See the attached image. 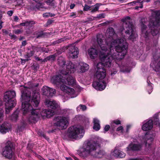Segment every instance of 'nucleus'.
I'll return each instance as SVG.
<instances>
[{
    "mask_svg": "<svg viewBox=\"0 0 160 160\" xmlns=\"http://www.w3.org/2000/svg\"><path fill=\"white\" fill-rule=\"evenodd\" d=\"M44 103L47 107L53 109H55L59 107L57 103L55 101H51L49 99H46Z\"/></svg>",
    "mask_w": 160,
    "mask_h": 160,
    "instance_id": "obj_23",
    "label": "nucleus"
},
{
    "mask_svg": "<svg viewBox=\"0 0 160 160\" xmlns=\"http://www.w3.org/2000/svg\"><path fill=\"white\" fill-rule=\"evenodd\" d=\"M114 124V123H113L112 122L111 124V131L112 132H113L114 131L115 128L116 127V126Z\"/></svg>",
    "mask_w": 160,
    "mask_h": 160,
    "instance_id": "obj_46",
    "label": "nucleus"
},
{
    "mask_svg": "<svg viewBox=\"0 0 160 160\" xmlns=\"http://www.w3.org/2000/svg\"><path fill=\"white\" fill-rule=\"evenodd\" d=\"M81 109H82V111H85L87 109V107L85 105L82 104H80L79 107H78L77 108V111L79 110V108Z\"/></svg>",
    "mask_w": 160,
    "mask_h": 160,
    "instance_id": "obj_38",
    "label": "nucleus"
},
{
    "mask_svg": "<svg viewBox=\"0 0 160 160\" xmlns=\"http://www.w3.org/2000/svg\"><path fill=\"white\" fill-rule=\"evenodd\" d=\"M18 111H15L10 117V119L12 121L16 122L18 117Z\"/></svg>",
    "mask_w": 160,
    "mask_h": 160,
    "instance_id": "obj_31",
    "label": "nucleus"
},
{
    "mask_svg": "<svg viewBox=\"0 0 160 160\" xmlns=\"http://www.w3.org/2000/svg\"><path fill=\"white\" fill-rule=\"evenodd\" d=\"M43 17L48 18L49 16H50L51 17H54L55 16V14H52L50 12H47L43 14Z\"/></svg>",
    "mask_w": 160,
    "mask_h": 160,
    "instance_id": "obj_40",
    "label": "nucleus"
},
{
    "mask_svg": "<svg viewBox=\"0 0 160 160\" xmlns=\"http://www.w3.org/2000/svg\"><path fill=\"white\" fill-rule=\"evenodd\" d=\"M93 146L92 144V140L88 142L85 144L82 150H80L78 152V154L81 157L85 158L90 154L92 156V152L93 151Z\"/></svg>",
    "mask_w": 160,
    "mask_h": 160,
    "instance_id": "obj_12",
    "label": "nucleus"
},
{
    "mask_svg": "<svg viewBox=\"0 0 160 160\" xmlns=\"http://www.w3.org/2000/svg\"><path fill=\"white\" fill-rule=\"evenodd\" d=\"M4 111L3 110L0 109V121L2 119Z\"/></svg>",
    "mask_w": 160,
    "mask_h": 160,
    "instance_id": "obj_51",
    "label": "nucleus"
},
{
    "mask_svg": "<svg viewBox=\"0 0 160 160\" xmlns=\"http://www.w3.org/2000/svg\"><path fill=\"white\" fill-rule=\"evenodd\" d=\"M27 148L28 149L31 150L32 148V145L30 144H28L27 146Z\"/></svg>",
    "mask_w": 160,
    "mask_h": 160,
    "instance_id": "obj_60",
    "label": "nucleus"
},
{
    "mask_svg": "<svg viewBox=\"0 0 160 160\" xmlns=\"http://www.w3.org/2000/svg\"><path fill=\"white\" fill-rule=\"evenodd\" d=\"M130 19L129 17H127L122 20L123 23L121 32H124L129 39L133 41L138 37V35L134 29V26L133 24L128 21Z\"/></svg>",
    "mask_w": 160,
    "mask_h": 160,
    "instance_id": "obj_6",
    "label": "nucleus"
},
{
    "mask_svg": "<svg viewBox=\"0 0 160 160\" xmlns=\"http://www.w3.org/2000/svg\"><path fill=\"white\" fill-rule=\"evenodd\" d=\"M109 71L110 72V75L112 76H113L117 73L118 70L115 68L110 69Z\"/></svg>",
    "mask_w": 160,
    "mask_h": 160,
    "instance_id": "obj_39",
    "label": "nucleus"
},
{
    "mask_svg": "<svg viewBox=\"0 0 160 160\" xmlns=\"http://www.w3.org/2000/svg\"><path fill=\"white\" fill-rule=\"evenodd\" d=\"M23 32V31L21 29H17L13 31L14 32L17 34L21 33Z\"/></svg>",
    "mask_w": 160,
    "mask_h": 160,
    "instance_id": "obj_45",
    "label": "nucleus"
},
{
    "mask_svg": "<svg viewBox=\"0 0 160 160\" xmlns=\"http://www.w3.org/2000/svg\"><path fill=\"white\" fill-rule=\"evenodd\" d=\"M153 121L155 125H160V123L159 122V119L158 116L154 118Z\"/></svg>",
    "mask_w": 160,
    "mask_h": 160,
    "instance_id": "obj_41",
    "label": "nucleus"
},
{
    "mask_svg": "<svg viewBox=\"0 0 160 160\" xmlns=\"http://www.w3.org/2000/svg\"><path fill=\"white\" fill-rule=\"evenodd\" d=\"M145 138H146L145 141L146 145H148L149 146H150L152 142L153 141V135L151 134H149L148 132H147L145 135Z\"/></svg>",
    "mask_w": 160,
    "mask_h": 160,
    "instance_id": "obj_26",
    "label": "nucleus"
},
{
    "mask_svg": "<svg viewBox=\"0 0 160 160\" xmlns=\"http://www.w3.org/2000/svg\"><path fill=\"white\" fill-rule=\"evenodd\" d=\"M11 128V124L7 122H4L2 124H0V132L3 134L8 132Z\"/></svg>",
    "mask_w": 160,
    "mask_h": 160,
    "instance_id": "obj_21",
    "label": "nucleus"
},
{
    "mask_svg": "<svg viewBox=\"0 0 160 160\" xmlns=\"http://www.w3.org/2000/svg\"><path fill=\"white\" fill-rule=\"evenodd\" d=\"M110 126L109 125H106L105 126V127L104 128V130L105 131V132H108L109 129H110Z\"/></svg>",
    "mask_w": 160,
    "mask_h": 160,
    "instance_id": "obj_48",
    "label": "nucleus"
},
{
    "mask_svg": "<svg viewBox=\"0 0 160 160\" xmlns=\"http://www.w3.org/2000/svg\"><path fill=\"white\" fill-rule=\"evenodd\" d=\"M38 49H39V50H41L42 52H48V50H47V49L45 48H43V47H42V48L38 47V48H37V50Z\"/></svg>",
    "mask_w": 160,
    "mask_h": 160,
    "instance_id": "obj_50",
    "label": "nucleus"
},
{
    "mask_svg": "<svg viewBox=\"0 0 160 160\" xmlns=\"http://www.w3.org/2000/svg\"><path fill=\"white\" fill-rule=\"evenodd\" d=\"M90 8V6L86 4L84 7V8H83L84 10L86 11H88L89 10Z\"/></svg>",
    "mask_w": 160,
    "mask_h": 160,
    "instance_id": "obj_52",
    "label": "nucleus"
},
{
    "mask_svg": "<svg viewBox=\"0 0 160 160\" xmlns=\"http://www.w3.org/2000/svg\"><path fill=\"white\" fill-rule=\"evenodd\" d=\"M42 90L43 95L47 96L48 98L52 97L56 92L55 89L46 86L43 87Z\"/></svg>",
    "mask_w": 160,
    "mask_h": 160,
    "instance_id": "obj_19",
    "label": "nucleus"
},
{
    "mask_svg": "<svg viewBox=\"0 0 160 160\" xmlns=\"http://www.w3.org/2000/svg\"><path fill=\"white\" fill-rule=\"evenodd\" d=\"M97 68V70L94 76V79L101 81L105 80V78L106 76L105 68H103V66L101 63H98Z\"/></svg>",
    "mask_w": 160,
    "mask_h": 160,
    "instance_id": "obj_13",
    "label": "nucleus"
},
{
    "mask_svg": "<svg viewBox=\"0 0 160 160\" xmlns=\"http://www.w3.org/2000/svg\"><path fill=\"white\" fill-rule=\"evenodd\" d=\"M100 3H97L95 5V7L94 8L91 10V12H92L97 11L99 7L101 5Z\"/></svg>",
    "mask_w": 160,
    "mask_h": 160,
    "instance_id": "obj_37",
    "label": "nucleus"
},
{
    "mask_svg": "<svg viewBox=\"0 0 160 160\" xmlns=\"http://www.w3.org/2000/svg\"><path fill=\"white\" fill-rule=\"evenodd\" d=\"M17 36L14 35H13L11 37V39H12L13 40H16L17 39Z\"/></svg>",
    "mask_w": 160,
    "mask_h": 160,
    "instance_id": "obj_59",
    "label": "nucleus"
},
{
    "mask_svg": "<svg viewBox=\"0 0 160 160\" xmlns=\"http://www.w3.org/2000/svg\"><path fill=\"white\" fill-rule=\"evenodd\" d=\"M60 89L68 94H73L75 93L74 89L69 87L64 84H62L60 86Z\"/></svg>",
    "mask_w": 160,
    "mask_h": 160,
    "instance_id": "obj_24",
    "label": "nucleus"
},
{
    "mask_svg": "<svg viewBox=\"0 0 160 160\" xmlns=\"http://www.w3.org/2000/svg\"><path fill=\"white\" fill-rule=\"evenodd\" d=\"M106 42H104L106 47L109 49L111 53H112L115 49L116 51L118 52L123 51V56L126 54V50L128 49V44L124 38L116 40L117 35L115 33L114 29L112 27L107 29L106 33Z\"/></svg>",
    "mask_w": 160,
    "mask_h": 160,
    "instance_id": "obj_2",
    "label": "nucleus"
},
{
    "mask_svg": "<svg viewBox=\"0 0 160 160\" xmlns=\"http://www.w3.org/2000/svg\"><path fill=\"white\" fill-rule=\"evenodd\" d=\"M37 48L38 47L34 46H32L31 48H28V51H28L26 54L25 55V58H28L32 57L34 54V50H37Z\"/></svg>",
    "mask_w": 160,
    "mask_h": 160,
    "instance_id": "obj_28",
    "label": "nucleus"
},
{
    "mask_svg": "<svg viewBox=\"0 0 160 160\" xmlns=\"http://www.w3.org/2000/svg\"><path fill=\"white\" fill-rule=\"evenodd\" d=\"M142 0H137V1H133V2H131L130 3H132V4H139V5H140V2L142 1H141Z\"/></svg>",
    "mask_w": 160,
    "mask_h": 160,
    "instance_id": "obj_53",
    "label": "nucleus"
},
{
    "mask_svg": "<svg viewBox=\"0 0 160 160\" xmlns=\"http://www.w3.org/2000/svg\"><path fill=\"white\" fill-rule=\"evenodd\" d=\"M129 160H142L141 158H130Z\"/></svg>",
    "mask_w": 160,
    "mask_h": 160,
    "instance_id": "obj_64",
    "label": "nucleus"
},
{
    "mask_svg": "<svg viewBox=\"0 0 160 160\" xmlns=\"http://www.w3.org/2000/svg\"><path fill=\"white\" fill-rule=\"evenodd\" d=\"M123 129V127L122 126H120L117 128L116 131H121V132H122Z\"/></svg>",
    "mask_w": 160,
    "mask_h": 160,
    "instance_id": "obj_54",
    "label": "nucleus"
},
{
    "mask_svg": "<svg viewBox=\"0 0 160 160\" xmlns=\"http://www.w3.org/2000/svg\"><path fill=\"white\" fill-rule=\"evenodd\" d=\"M56 56V54H53L47 57L46 60H54L55 57Z\"/></svg>",
    "mask_w": 160,
    "mask_h": 160,
    "instance_id": "obj_42",
    "label": "nucleus"
},
{
    "mask_svg": "<svg viewBox=\"0 0 160 160\" xmlns=\"http://www.w3.org/2000/svg\"><path fill=\"white\" fill-rule=\"evenodd\" d=\"M83 130L76 127L73 126L68 128L67 132L68 138H70L75 139L78 137V135Z\"/></svg>",
    "mask_w": 160,
    "mask_h": 160,
    "instance_id": "obj_16",
    "label": "nucleus"
},
{
    "mask_svg": "<svg viewBox=\"0 0 160 160\" xmlns=\"http://www.w3.org/2000/svg\"><path fill=\"white\" fill-rule=\"evenodd\" d=\"M153 122L152 120L150 119L144 124L142 126V129L144 131L151 130L153 127Z\"/></svg>",
    "mask_w": 160,
    "mask_h": 160,
    "instance_id": "obj_25",
    "label": "nucleus"
},
{
    "mask_svg": "<svg viewBox=\"0 0 160 160\" xmlns=\"http://www.w3.org/2000/svg\"><path fill=\"white\" fill-rule=\"evenodd\" d=\"M70 17H74V18H75L76 17V13L75 12H72L71 13V14L70 15Z\"/></svg>",
    "mask_w": 160,
    "mask_h": 160,
    "instance_id": "obj_61",
    "label": "nucleus"
},
{
    "mask_svg": "<svg viewBox=\"0 0 160 160\" xmlns=\"http://www.w3.org/2000/svg\"><path fill=\"white\" fill-rule=\"evenodd\" d=\"M140 6H137L134 7V9L136 10H138L139 8H143V3L142 2H140Z\"/></svg>",
    "mask_w": 160,
    "mask_h": 160,
    "instance_id": "obj_47",
    "label": "nucleus"
},
{
    "mask_svg": "<svg viewBox=\"0 0 160 160\" xmlns=\"http://www.w3.org/2000/svg\"><path fill=\"white\" fill-rule=\"evenodd\" d=\"M66 40V38H60L57 40L55 41L52 44L53 45H55L57 44H58L62 42H63L64 41H65Z\"/></svg>",
    "mask_w": 160,
    "mask_h": 160,
    "instance_id": "obj_36",
    "label": "nucleus"
},
{
    "mask_svg": "<svg viewBox=\"0 0 160 160\" xmlns=\"http://www.w3.org/2000/svg\"><path fill=\"white\" fill-rule=\"evenodd\" d=\"M53 22L52 20H48L47 22V25H50L52 24Z\"/></svg>",
    "mask_w": 160,
    "mask_h": 160,
    "instance_id": "obj_63",
    "label": "nucleus"
},
{
    "mask_svg": "<svg viewBox=\"0 0 160 160\" xmlns=\"http://www.w3.org/2000/svg\"><path fill=\"white\" fill-rule=\"evenodd\" d=\"M53 111L52 110L45 109L41 111L38 109H33L31 111V114L28 120L30 123H35L38 120L40 116L50 118L53 115Z\"/></svg>",
    "mask_w": 160,
    "mask_h": 160,
    "instance_id": "obj_8",
    "label": "nucleus"
},
{
    "mask_svg": "<svg viewBox=\"0 0 160 160\" xmlns=\"http://www.w3.org/2000/svg\"><path fill=\"white\" fill-rule=\"evenodd\" d=\"M7 13L9 16H11L12 15L13 13V11L12 10L8 11Z\"/></svg>",
    "mask_w": 160,
    "mask_h": 160,
    "instance_id": "obj_56",
    "label": "nucleus"
},
{
    "mask_svg": "<svg viewBox=\"0 0 160 160\" xmlns=\"http://www.w3.org/2000/svg\"><path fill=\"white\" fill-rule=\"evenodd\" d=\"M57 63L61 68H63L60 73L64 76V83L71 86L74 85L76 83L75 78L69 74L71 72V69L74 68V64L71 61H58Z\"/></svg>",
    "mask_w": 160,
    "mask_h": 160,
    "instance_id": "obj_5",
    "label": "nucleus"
},
{
    "mask_svg": "<svg viewBox=\"0 0 160 160\" xmlns=\"http://www.w3.org/2000/svg\"><path fill=\"white\" fill-rule=\"evenodd\" d=\"M112 122H113V123H114L117 125H118L121 124V121L118 119L113 120Z\"/></svg>",
    "mask_w": 160,
    "mask_h": 160,
    "instance_id": "obj_44",
    "label": "nucleus"
},
{
    "mask_svg": "<svg viewBox=\"0 0 160 160\" xmlns=\"http://www.w3.org/2000/svg\"><path fill=\"white\" fill-rule=\"evenodd\" d=\"M48 34H50L49 33L43 32H42L39 33L36 37L37 38H39L45 37V36H47Z\"/></svg>",
    "mask_w": 160,
    "mask_h": 160,
    "instance_id": "obj_34",
    "label": "nucleus"
},
{
    "mask_svg": "<svg viewBox=\"0 0 160 160\" xmlns=\"http://www.w3.org/2000/svg\"><path fill=\"white\" fill-rule=\"evenodd\" d=\"M26 26H28L30 25L34 24L35 23L33 21H28L25 22Z\"/></svg>",
    "mask_w": 160,
    "mask_h": 160,
    "instance_id": "obj_43",
    "label": "nucleus"
},
{
    "mask_svg": "<svg viewBox=\"0 0 160 160\" xmlns=\"http://www.w3.org/2000/svg\"><path fill=\"white\" fill-rule=\"evenodd\" d=\"M54 120L56 121L54 123L55 125L58 127L59 129H65L68 126V122L65 117H55Z\"/></svg>",
    "mask_w": 160,
    "mask_h": 160,
    "instance_id": "obj_15",
    "label": "nucleus"
},
{
    "mask_svg": "<svg viewBox=\"0 0 160 160\" xmlns=\"http://www.w3.org/2000/svg\"><path fill=\"white\" fill-rule=\"evenodd\" d=\"M113 155L117 158H122L125 157L126 154L120 150L115 149L113 151Z\"/></svg>",
    "mask_w": 160,
    "mask_h": 160,
    "instance_id": "obj_29",
    "label": "nucleus"
},
{
    "mask_svg": "<svg viewBox=\"0 0 160 160\" xmlns=\"http://www.w3.org/2000/svg\"><path fill=\"white\" fill-rule=\"evenodd\" d=\"M21 92L22 109L23 114L25 115L29 110H32V111L34 109L32 107H38L40 101V96L38 92H33L31 96V90L26 87H24L21 90Z\"/></svg>",
    "mask_w": 160,
    "mask_h": 160,
    "instance_id": "obj_3",
    "label": "nucleus"
},
{
    "mask_svg": "<svg viewBox=\"0 0 160 160\" xmlns=\"http://www.w3.org/2000/svg\"><path fill=\"white\" fill-rule=\"evenodd\" d=\"M120 68V71L123 72H129L136 63L133 61H114Z\"/></svg>",
    "mask_w": 160,
    "mask_h": 160,
    "instance_id": "obj_11",
    "label": "nucleus"
},
{
    "mask_svg": "<svg viewBox=\"0 0 160 160\" xmlns=\"http://www.w3.org/2000/svg\"><path fill=\"white\" fill-rule=\"evenodd\" d=\"M102 62H99L98 63H101L103 66V68H105V67H109L111 66L112 61H107L105 62V61H101Z\"/></svg>",
    "mask_w": 160,
    "mask_h": 160,
    "instance_id": "obj_32",
    "label": "nucleus"
},
{
    "mask_svg": "<svg viewBox=\"0 0 160 160\" xmlns=\"http://www.w3.org/2000/svg\"><path fill=\"white\" fill-rule=\"evenodd\" d=\"M101 139L97 138L92 140V144L93 146L92 148H94L93 151L92 152V156L94 158H101L105 157L106 155V152L102 149H99L96 151L97 149L101 147Z\"/></svg>",
    "mask_w": 160,
    "mask_h": 160,
    "instance_id": "obj_10",
    "label": "nucleus"
},
{
    "mask_svg": "<svg viewBox=\"0 0 160 160\" xmlns=\"http://www.w3.org/2000/svg\"><path fill=\"white\" fill-rule=\"evenodd\" d=\"M38 134L39 136L43 137L46 140L49 139V138L47 137L44 133L41 130L38 131Z\"/></svg>",
    "mask_w": 160,
    "mask_h": 160,
    "instance_id": "obj_35",
    "label": "nucleus"
},
{
    "mask_svg": "<svg viewBox=\"0 0 160 160\" xmlns=\"http://www.w3.org/2000/svg\"><path fill=\"white\" fill-rule=\"evenodd\" d=\"M147 82L148 83V85L146 89L148 92V93L150 94L152 92V84L148 80H147Z\"/></svg>",
    "mask_w": 160,
    "mask_h": 160,
    "instance_id": "obj_33",
    "label": "nucleus"
},
{
    "mask_svg": "<svg viewBox=\"0 0 160 160\" xmlns=\"http://www.w3.org/2000/svg\"><path fill=\"white\" fill-rule=\"evenodd\" d=\"M80 67V72L83 73L88 71L89 68V66L86 63L81 62L79 64Z\"/></svg>",
    "mask_w": 160,
    "mask_h": 160,
    "instance_id": "obj_27",
    "label": "nucleus"
},
{
    "mask_svg": "<svg viewBox=\"0 0 160 160\" xmlns=\"http://www.w3.org/2000/svg\"><path fill=\"white\" fill-rule=\"evenodd\" d=\"M27 44V42L25 40L23 41L22 42V46H25Z\"/></svg>",
    "mask_w": 160,
    "mask_h": 160,
    "instance_id": "obj_62",
    "label": "nucleus"
},
{
    "mask_svg": "<svg viewBox=\"0 0 160 160\" xmlns=\"http://www.w3.org/2000/svg\"><path fill=\"white\" fill-rule=\"evenodd\" d=\"M144 18H142L140 21L142 29V35L145 38L146 45L149 47L155 46L157 43L156 40L151 39L150 32L152 36L158 34L160 30V13L155 11L152 13V17L150 19L149 27L150 30L148 29L146 26L142 22Z\"/></svg>",
    "mask_w": 160,
    "mask_h": 160,
    "instance_id": "obj_1",
    "label": "nucleus"
},
{
    "mask_svg": "<svg viewBox=\"0 0 160 160\" xmlns=\"http://www.w3.org/2000/svg\"><path fill=\"white\" fill-rule=\"evenodd\" d=\"M92 85L96 90L102 91L105 88L106 86V82L105 80L101 81L94 79Z\"/></svg>",
    "mask_w": 160,
    "mask_h": 160,
    "instance_id": "obj_17",
    "label": "nucleus"
},
{
    "mask_svg": "<svg viewBox=\"0 0 160 160\" xmlns=\"http://www.w3.org/2000/svg\"><path fill=\"white\" fill-rule=\"evenodd\" d=\"M142 148V144L131 143L126 148V152L131 156H134L136 153L141 150Z\"/></svg>",
    "mask_w": 160,
    "mask_h": 160,
    "instance_id": "obj_14",
    "label": "nucleus"
},
{
    "mask_svg": "<svg viewBox=\"0 0 160 160\" xmlns=\"http://www.w3.org/2000/svg\"><path fill=\"white\" fill-rule=\"evenodd\" d=\"M98 17L100 18H103L105 17V15L104 14H100L98 15Z\"/></svg>",
    "mask_w": 160,
    "mask_h": 160,
    "instance_id": "obj_58",
    "label": "nucleus"
},
{
    "mask_svg": "<svg viewBox=\"0 0 160 160\" xmlns=\"http://www.w3.org/2000/svg\"><path fill=\"white\" fill-rule=\"evenodd\" d=\"M32 67L33 69L37 70L38 68H39V65L38 64L33 63Z\"/></svg>",
    "mask_w": 160,
    "mask_h": 160,
    "instance_id": "obj_49",
    "label": "nucleus"
},
{
    "mask_svg": "<svg viewBox=\"0 0 160 160\" xmlns=\"http://www.w3.org/2000/svg\"><path fill=\"white\" fill-rule=\"evenodd\" d=\"M16 94L14 90L8 91L6 92L4 96V101L5 102V113L8 114L12 110V108L16 105L17 101L15 99Z\"/></svg>",
    "mask_w": 160,
    "mask_h": 160,
    "instance_id": "obj_7",
    "label": "nucleus"
},
{
    "mask_svg": "<svg viewBox=\"0 0 160 160\" xmlns=\"http://www.w3.org/2000/svg\"><path fill=\"white\" fill-rule=\"evenodd\" d=\"M68 57L70 59H74L78 57V48L74 44L68 46Z\"/></svg>",
    "mask_w": 160,
    "mask_h": 160,
    "instance_id": "obj_18",
    "label": "nucleus"
},
{
    "mask_svg": "<svg viewBox=\"0 0 160 160\" xmlns=\"http://www.w3.org/2000/svg\"><path fill=\"white\" fill-rule=\"evenodd\" d=\"M60 70V72L62 70V68H61ZM60 74H58V75H56L53 76L51 80L52 82L55 84H58L62 83H64V76L60 72Z\"/></svg>",
    "mask_w": 160,
    "mask_h": 160,
    "instance_id": "obj_20",
    "label": "nucleus"
},
{
    "mask_svg": "<svg viewBox=\"0 0 160 160\" xmlns=\"http://www.w3.org/2000/svg\"><path fill=\"white\" fill-rule=\"evenodd\" d=\"M93 122L94 123L93 128V129L96 131H98L100 128L99 121L98 119L95 118L93 119Z\"/></svg>",
    "mask_w": 160,
    "mask_h": 160,
    "instance_id": "obj_30",
    "label": "nucleus"
},
{
    "mask_svg": "<svg viewBox=\"0 0 160 160\" xmlns=\"http://www.w3.org/2000/svg\"><path fill=\"white\" fill-rule=\"evenodd\" d=\"M153 57L154 60H158L160 59V56L159 55L154 56Z\"/></svg>",
    "mask_w": 160,
    "mask_h": 160,
    "instance_id": "obj_55",
    "label": "nucleus"
},
{
    "mask_svg": "<svg viewBox=\"0 0 160 160\" xmlns=\"http://www.w3.org/2000/svg\"><path fill=\"white\" fill-rule=\"evenodd\" d=\"M101 35L97 36V41L98 45L95 48H91L88 50V54L91 59H94L99 53L100 58L102 60H112V57L111 54L109 53L107 50H109L105 44H104V41Z\"/></svg>",
    "mask_w": 160,
    "mask_h": 160,
    "instance_id": "obj_4",
    "label": "nucleus"
},
{
    "mask_svg": "<svg viewBox=\"0 0 160 160\" xmlns=\"http://www.w3.org/2000/svg\"><path fill=\"white\" fill-rule=\"evenodd\" d=\"M150 66L155 71L158 72V75L160 78V61H152Z\"/></svg>",
    "mask_w": 160,
    "mask_h": 160,
    "instance_id": "obj_22",
    "label": "nucleus"
},
{
    "mask_svg": "<svg viewBox=\"0 0 160 160\" xmlns=\"http://www.w3.org/2000/svg\"><path fill=\"white\" fill-rule=\"evenodd\" d=\"M53 0H47L46 1V2L48 5L52 4V2L53 1Z\"/></svg>",
    "mask_w": 160,
    "mask_h": 160,
    "instance_id": "obj_57",
    "label": "nucleus"
},
{
    "mask_svg": "<svg viewBox=\"0 0 160 160\" xmlns=\"http://www.w3.org/2000/svg\"><path fill=\"white\" fill-rule=\"evenodd\" d=\"M15 149V143L8 140L5 143V146L2 149V154L5 158L12 160L14 154Z\"/></svg>",
    "mask_w": 160,
    "mask_h": 160,
    "instance_id": "obj_9",
    "label": "nucleus"
}]
</instances>
